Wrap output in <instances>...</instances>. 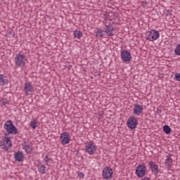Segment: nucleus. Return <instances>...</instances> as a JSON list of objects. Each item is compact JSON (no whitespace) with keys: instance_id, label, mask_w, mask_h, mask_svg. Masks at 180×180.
I'll use <instances>...</instances> for the list:
<instances>
[{"instance_id":"1","label":"nucleus","mask_w":180,"mask_h":180,"mask_svg":"<svg viewBox=\"0 0 180 180\" xmlns=\"http://www.w3.org/2000/svg\"><path fill=\"white\" fill-rule=\"evenodd\" d=\"M4 129L6 130V133L4 134V136H8L9 134H18V128L13 124V122L9 120L4 123Z\"/></svg>"},{"instance_id":"2","label":"nucleus","mask_w":180,"mask_h":180,"mask_svg":"<svg viewBox=\"0 0 180 180\" xmlns=\"http://www.w3.org/2000/svg\"><path fill=\"white\" fill-rule=\"evenodd\" d=\"M27 62V58L26 56L23 53H18L15 55V63L17 67L23 68L26 65V63Z\"/></svg>"},{"instance_id":"3","label":"nucleus","mask_w":180,"mask_h":180,"mask_svg":"<svg viewBox=\"0 0 180 180\" xmlns=\"http://www.w3.org/2000/svg\"><path fill=\"white\" fill-rule=\"evenodd\" d=\"M0 147H1L4 151H8L9 148H12L11 139L8 136H5L0 142Z\"/></svg>"},{"instance_id":"4","label":"nucleus","mask_w":180,"mask_h":180,"mask_svg":"<svg viewBox=\"0 0 180 180\" xmlns=\"http://www.w3.org/2000/svg\"><path fill=\"white\" fill-rule=\"evenodd\" d=\"M86 153H88L90 155L95 154V151H96V145L94 141H90L89 142H86L85 145Z\"/></svg>"},{"instance_id":"5","label":"nucleus","mask_w":180,"mask_h":180,"mask_svg":"<svg viewBox=\"0 0 180 180\" xmlns=\"http://www.w3.org/2000/svg\"><path fill=\"white\" fill-rule=\"evenodd\" d=\"M147 172V168L146 165L141 164L139 165L136 169V175L138 178H143V176H146V173Z\"/></svg>"},{"instance_id":"6","label":"nucleus","mask_w":180,"mask_h":180,"mask_svg":"<svg viewBox=\"0 0 180 180\" xmlns=\"http://www.w3.org/2000/svg\"><path fill=\"white\" fill-rule=\"evenodd\" d=\"M120 56L123 63H129L131 61V53H130L129 51L125 49L122 50Z\"/></svg>"},{"instance_id":"7","label":"nucleus","mask_w":180,"mask_h":180,"mask_svg":"<svg viewBox=\"0 0 180 180\" xmlns=\"http://www.w3.org/2000/svg\"><path fill=\"white\" fill-rule=\"evenodd\" d=\"M127 124L129 129H130L131 130H134V129L137 127V124H139V121H137V119H136V117H131L128 119Z\"/></svg>"},{"instance_id":"8","label":"nucleus","mask_w":180,"mask_h":180,"mask_svg":"<svg viewBox=\"0 0 180 180\" xmlns=\"http://www.w3.org/2000/svg\"><path fill=\"white\" fill-rule=\"evenodd\" d=\"M113 176V169L110 167H106L103 170V177L104 179H110Z\"/></svg>"},{"instance_id":"9","label":"nucleus","mask_w":180,"mask_h":180,"mask_svg":"<svg viewBox=\"0 0 180 180\" xmlns=\"http://www.w3.org/2000/svg\"><path fill=\"white\" fill-rule=\"evenodd\" d=\"M160 37V32L152 30L150 32V34H148L146 37V40H149V41H154V40H157Z\"/></svg>"},{"instance_id":"10","label":"nucleus","mask_w":180,"mask_h":180,"mask_svg":"<svg viewBox=\"0 0 180 180\" xmlns=\"http://www.w3.org/2000/svg\"><path fill=\"white\" fill-rule=\"evenodd\" d=\"M105 30H104V33L107 34V36L110 37V36H115V27L113 25L109 22L108 24L105 23Z\"/></svg>"},{"instance_id":"11","label":"nucleus","mask_w":180,"mask_h":180,"mask_svg":"<svg viewBox=\"0 0 180 180\" xmlns=\"http://www.w3.org/2000/svg\"><path fill=\"white\" fill-rule=\"evenodd\" d=\"M22 149L25 150V151L27 153V154H32V152L33 151V146H32V142L24 141L22 143Z\"/></svg>"},{"instance_id":"12","label":"nucleus","mask_w":180,"mask_h":180,"mask_svg":"<svg viewBox=\"0 0 180 180\" xmlns=\"http://www.w3.org/2000/svg\"><path fill=\"white\" fill-rule=\"evenodd\" d=\"M60 140L62 143V144H68L70 143V134L68 132H63L61 134L60 136Z\"/></svg>"},{"instance_id":"13","label":"nucleus","mask_w":180,"mask_h":180,"mask_svg":"<svg viewBox=\"0 0 180 180\" xmlns=\"http://www.w3.org/2000/svg\"><path fill=\"white\" fill-rule=\"evenodd\" d=\"M144 108H143V105L139 104H134V115H136V116H140L141 113H143V110Z\"/></svg>"},{"instance_id":"14","label":"nucleus","mask_w":180,"mask_h":180,"mask_svg":"<svg viewBox=\"0 0 180 180\" xmlns=\"http://www.w3.org/2000/svg\"><path fill=\"white\" fill-rule=\"evenodd\" d=\"M14 159L18 162H23L25 160V155L23 152L18 151L14 153Z\"/></svg>"},{"instance_id":"15","label":"nucleus","mask_w":180,"mask_h":180,"mask_svg":"<svg viewBox=\"0 0 180 180\" xmlns=\"http://www.w3.org/2000/svg\"><path fill=\"white\" fill-rule=\"evenodd\" d=\"M148 167L151 169L152 172L155 174V175H158V166L155 162L151 161L148 162Z\"/></svg>"},{"instance_id":"16","label":"nucleus","mask_w":180,"mask_h":180,"mask_svg":"<svg viewBox=\"0 0 180 180\" xmlns=\"http://www.w3.org/2000/svg\"><path fill=\"white\" fill-rule=\"evenodd\" d=\"M8 77L4 75H0V84L2 86L8 85Z\"/></svg>"},{"instance_id":"17","label":"nucleus","mask_w":180,"mask_h":180,"mask_svg":"<svg viewBox=\"0 0 180 180\" xmlns=\"http://www.w3.org/2000/svg\"><path fill=\"white\" fill-rule=\"evenodd\" d=\"M39 165H37L39 174H46L47 172V169H46L44 165H41V163H39Z\"/></svg>"},{"instance_id":"18","label":"nucleus","mask_w":180,"mask_h":180,"mask_svg":"<svg viewBox=\"0 0 180 180\" xmlns=\"http://www.w3.org/2000/svg\"><path fill=\"white\" fill-rule=\"evenodd\" d=\"M171 157L172 155L169 154L165 160V164L167 165V168H171V165H172V158H171Z\"/></svg>"},{"instance_id":"19","label":"nucleus","mask_w":180,"mask_h":180,"mask_svg":"<svg viewBox=\"0 0 180 180\" xmlns=\"http://www.w3.org/2000/svg\"><path fill=\"white\" fill-rule=\"evenodd\" d=\"M24 89L26 90V94L27 92H32L33 86H32V83H25Z\"/></svg>"},{"instance_id":"20","label":"nucleus","mask_w":180,"mask_h":180,"mask_svg":"<svg viewBox=\"0 0 180 180\" xmlns=\"http://www.w3.org/2000/svg\"><path fill=\"white\" fill-rule=\"evenodd\" d=\"M105 36V30L98 28L96 32V37H103Z\"/></svg>"},{"instance_id":"21","label":"nucleus","mask_w":180,"mask_h":180,"mask_svg":"<svg viewBox=\"0 0 180 180\" xmlns=\"http://www.w3.org/2000/svg\"><path fill=\"white\" fill-rule=\"evenodd\" d=\"M163 131L165 133V134H171V132L172 131V129H171V127L168 125L163 126Z\"/></svg>"},{"instance_id":"22","label":"nucleus","mask_w":180,"mask_h":180,"mask_svg":"<svg viewBox=\"0 0 180 180\" xmlns=\"http://www.w3.org/2000/svg\"><path fill=\"white\" fill-rule=\"evenodd\" d=\"M82 34H83L82 32H81L79 30H76L74 32V36L77 39H81V37H82Z\"/></svg>"},{"instance_id":"23","label":"nucleus","mask_w":180,"mask_h":180,"mask_svg":"<svg viewBox=\"0 0 180 180\" xmlns=\"http://www.w3.org/2000/svg\"><path fill=\"white\" fill-rule=\"evenodd\" d=\"M174 53L176 56H180V44L176 45L174 49Z\"/></svg>"},{"instance_id":"24","label":"nucleus","mask_w":180,"mask_h":180,"mask_svg":"<svg viewBox=\"0 0 180 180\" xmlns=\"http://www.w3.org/2000/svg\"><path fill=\"white\" fill-rule=\"evenodd\" d=\"M30 126H31L32 129H36V127H37V122H36V120L31 121Z\"/></svg>"},{"instance_id":"25","label":"nucleus","mask_w":180,"mask_h":180,"mask_svg":"<svg viewBox=\"0 0 180 180\" xmlns=\"http://www.w3.org/2000/svg\"><path fill=\"white\" fill-rule=\"evenodd\" d=\"M44 161H45V162H46V165L49 166V164H47V162H50V161H53V159L49 158V156L46 155L45 158H44Z\"/></svg>"},{"instance_id":"26","label":"nucleus","mask_w":180,"mask_h":180,"mask_svg":"<svg viewBox=\"0 0 180 180\" xmlns=\"http://www.w3.org/2000/svg\"><path fill=\"white\" fill-rule=\"evenodd\" d=\"M174 79H175V81H179L180 82V72L175 74Z\"/></svg>"},{"instance_id":"27","label":"nucleus","mask_w":180,"mask_h":180,"mask_svg":"<svg viewBox=\"0 0 180 180\" xmlns=\"http://www.w3.org/2000/svg\"><path fill=\"white\" fill-rule=\"evenodd\" d=\"M141 5L143 8H147L148 5V1H141Z\"/></svg>"},{"instance_id":"28","label":"nucleus","mask_w":180,"mask_h":180,"mask_svg":"<svg viewBox=\"0 0 180 180\" xmlns=\"http://www.w3.org/2000/svg\"><path fill=\"white\" fill-rule=\"evenodd\" d=\"M1 103H2L3 106H6V105H8V100H6V99H3V100L1 101Z\"/></svg>"},{"instance_id":"29","label":"nucleus","mask_w":180,"mask_h":180,"mask_svg":"<svg viewBox=\"0 0 180 180\" xmlns=\"http://www.w3.org/2000/svg\"><path fill=\"white\" fill-rule=\"evenodd\" d=\"M84 176H85V174L83 172H80L78 173L79 178H84Z\"/></svg>"},{"instance_id":"30","label":"nucleus","mask_w":180,"mask_h":180,"mask_svg":"<svg viewBox=\"0 0 180 180\" xmlns=\"http://www.w3.org/2000/svg\"><path fill=\"white\" fill-rule=\"evenodd\" d=\"M96 75H98V77H101V72H96Z\"/></svg>"},{"instance_id":"31","label":"nucleus","mask_w":180,"mask_h":180,"mask_svg":"<svg viewBox=\"0 0 180 180\" xmlns=\"http://www.w3.org/2000/svg\"><path fill=\"white\" fill-rule=\"evenodd\" d=\"M158 113H161V110H158Z\"/></svg>"},{"instance_id":"32","label":"nucleus","mask_w":180,"mask_h":180,"mask_svg":"<svg viewBox=\"0 0 180 180\" xmlns=\"http://www.w3.org/2000/svg\"><path fill=\"white\" fill-rule=\"evenodd\" d=\"M169 11H167V15H169Z\"/></svg>"},{"instance_id":"33","label":"nucleus","mask_w":180,"mask_h":180,"mask_svg":"<svg viewBox=\"0 0 180 180\" xmlns=\"http://www.w3.org/2000/svg\"><path fill=\"white\" fill-rule=\"evenodd\" d=\"M83 71H86L85 69H83Z\"/></svg>"}]
</instances>
